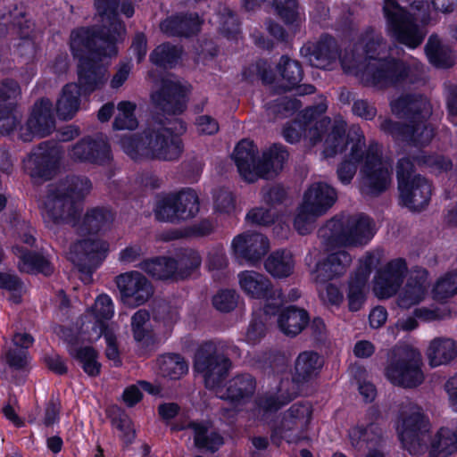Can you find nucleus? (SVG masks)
<instances>
[{
	"label": "nucleus",
	"mask_w": 457,
	"mask_h": 457,
	"mask_svg": "<svg viewBox=\"0 0 457 457\" xmlns=\"http://www.w3.org/2000/svg\"><path fill=\"white\" fill-rule=\"evenodd\" d=\"M79 105L80 87L76 83H69L64 86L56 103L59 118L62 120L72 119L79 111Z\"/></svg>",
	"instance_id": "nucleus-41"
},
{
	"label": "nucleus",
	"mask_w": 457,
	"mask_h": 457,
	"mask_svg": "<svg viewBox=\"0 0 457 457\" xmlns=\"http://www.w3.org/2000/svg\"><path fill=\"white\" fill-rule=\"evenodd\" d=\"M91 188L87 178L76 176L48 185L39 204L46 226L50 228L62 224L75 227L83 210V199Z\"/></svg>",
	"instance_id": "nucleus-5"
},
{
	"label": "nucleus",
	"mask_w": 457,
	"mask_h": 457,
	"mask_svg": "<svg viewBox=\"0 0 457 457\" xmlns=\"http://www.w3.org/2000/svg\"><path fill=\"white\" fill-rule=\"evenodd\" d=\"M158 362L162 375L171 379L180 378L188 370L187 363L178 354L163 355Z\"/></svg>",
	"instance_id": "nucleus-50"
},
{
	"label": "nucleus",
	"mask_w": 457,
	"mask_h": 457,
	"mask_svg": "<svg viewBox=\"0 0 457 457\" xmlns=\"http://www.w3.org/2000/svg\"><path fill=\"white\" fill-rule=\"evenodd\" d=\"M272 4L286 23H293L298 19L296 0H272Z\"/></svg>",
	"instance_id": "nucleus-60"
},
{
	"label": "nucleus",
	"mask_w": 457,
	"mask_h": 457,
	"mask_svg": "<svg viewBox=\"0 0 457 457\" xmlns=\"http://www.w3.org/2000/svg\"><path fill=\"white\" fill-rule=\"evenodd\" d=\"M82 330L78 329L74 332L71 328H62L61 337L67 343V348L70 355L76 359L81 365L83 370L91 377L99 375L101 364L98 361L97 353L91 346L78 347L79 343L89 342L83 340Z\"/></svg>",
	"instance_id": "nucleus-27"
},
{
	"label": "nucleus",
	"mask_w": 457,
	"mask_h": 457,
	"mask_svg": "<svg viewBox=\"0 0 457 457\" xmlns=\"http://www.w3.org/2000/svg\"><path fill=\"white\" fill-rule=\"evenodd\" d=\"M179 220L195 217L199 212V198L193 189H184L174 194Z\"/></svg>",
	"instance_id": "nucleus-48"
},
{
	"label": "nucleus",
	"mask_w": 457,
	"mask_h": 457,
	"mask_svg": "<svg viewBox=\"0 0 457 457\" xmlns=\"http://www.w3.org/2000/svg\"><path fill=\"white\" fill-rule=\"evenodd\" d=\"M411 6L413 13L403 9L395 0H384L383 13L388 34L409 48H416L426 36V31L418 21L422 24L428 22L429 5L421 0H415Z\"/></svg>",
	"instance_id": "nucleus-7"
},
{
	"label": "nucleus",
	"mask_w": 457,
	"mask_h": 457,
	"mask_svg": "<svg viewBox=\"0 0 457 457\" xmlns=\"http://www.w3.org/2000/svg\"><path fill=\"white\" fill-rule=\"evenodd\" d=\"M215 22L219 24L220 31L228 38H235L239 32L237 20L227 7H222Z\"/></svg>",
	"instance_id": "nucleus-56"
},
{
	"label": "nucleus",
	"mask_w": 457,
	"mask_h": 457,
	"mask_svg": "<svg viewBox=\"0 0 457 457\" xmlns=\"http://www.w3.org/2000/svg\"><path fill=\"white\" fill-rule=\"evenodd\" d=\"M429 62L438 68H448L453 65L455 55L452 49L443 45L438 37H430L425 47Z\"/></svg>",
	"instance_id": "nucleus-44"
},
{
	"label": "nucleus",
	"mask_w": 457,
	"mask_h": 457,
	"mask_svg": "<svg viewBox=\"0 0 457 457\" xmlns=\"http://www.w3.org/2000/svg\"><path fill=\"white\" fill-rule=\"evenodd\" d=\"M214 209L220 213H230L235 209V198L227 189H220L214 193Z\"/></svg>",
	"instance_id": "nucleus-63"
},
{
	"label": "nucleus",
	"mask_w": 457,
	"mask_h": 457,
	"mask_svg": "<svg viewBox=\"0 0 457 457\" xmlns=\"http://www.w3.org/2000/svg\"><path fill=\"white\" fill-rule=\"evenodd\" d=\"M201 20L197 14L172 16L163 21L161 30L168 36H190L200 29Z\"/></svg>",
	"instance_id": "nucleus-40"
},
{
	"label": "nucleus",
	"mask_w": 457,
	"mask_h": 457,
	"mask_svg": "<svg viewBox=\"0 0 457 457\" xmlns=\"http://www.w3.org/2000/svg\"><path fill=\"white\" fill-rule=\"evenodd\" d=\"M21 114L17 107L6 105L0 107V134L8 135L21 123Z\"/></svg>",
	"instance_id": "nucleus-57"
},
{
	"label": "nucleus",
	"mask_w": 457,
	"mask_h": 457,
	"mask_svg": "<svg viewBox=\"0 0 457 457\" xmlns=\"http://www.w3.org/2000/svg\"><path fill=\"white\" fill-rule=\"evenodd\" d=\"M457 294V272H448L441 276L432 288L436 301L444 302Z\"/></svg>",
	"instance_id": "nucleus-52"
},
{
	"label": "nucleus",
	"mask_w": 457,
	"mask_h": 457,
	"mask_svg": "<svg viewBox=\"0 0 457 457\" xmlns=\"http://www.w3.org/2000/svg\"><path fill=\"white\" fill-rule=\"evenodd\" d=\"M2 357L11 368L16 370L24 368L29 362L27 352L12 345Z\"/></svg>",
	"instance_id": "nucleus-64"
},
{
	"label": "nucleus",
	"mask_w": 457,
	"mask_h": 457,
	"mask_svg": "<svg viewBox=\"0 0 457 457\" xmlns=\"http://www.w3.org/2000/svg\"><path fill=\"white\" fill-rule=\"evenodd\" d=\"M185 131L186 126L177 118L168 124L154 120L140 135L124 136L119 143L124 153L135 161H172L178 159L182 153L179 136Z\"/></svg>",
	"instance_id": "nucleus-4"
},
{
	"label": "nucleus",
	"mask_w": 457,
	"mask_h": 457,
	"mask_svg": "<svg viewBox=\"0 0 457 457\" xmlns=\"http://www.w3.org/2000/svg\"><path fill=\"white\" fill-rule=\"evenodd\" d=\"M21 95L20 85L13 79H6L0 82V107H17V100Z\"/></svg>",
	"instance_id": "nucleus-58"
},
{
	"label": "nucleus",
	"mask_w": 457,
	"mask_h": 457,
	"mask_svg": "<svg viewBox=\"0 0 457 457\" xmlns=\"http://www.w3.org/2000/svg\"><path fill=\"white\" fill-rule=\"evenodd\" d=\"M62 156V150L55 145L41 143L23 161L24 169L31 179L47 180L55 174Z\"/></svg>",
	"instance_id": "nucleus-18"
},
{
	"label": "nucleus",
	"mask_w": 457,
	"mask_h": 457,
	"mask_svg": "<svg viewBox=\"0 0 457 457\" xmlns=\"http://www.w3.org/2000/svg\"><path fill=\"white\" fill-rule=\"evenodd\" d=\"M154 214L156 219L161 221H179L174 194L168 195L158 199L154 209Z\"/></svg>",
	"instance_id": "nucleus-54"
},
{
	"label": "nucleus",
	"mask_w": 457,
	"mask_h": 457,
	"mask_svg": "<svg viewBox=\"0 0 457 457\" xmlns=\"http://www.w3.org/2000/svg\"><path fill=\"white\" fill-rule=\"evenodd\" d=\"M256 389V381L250 374H241L228 383L226 389L218 393L221 399L239 402L251 397Z\"/></svg>",
	"instance_id": "nucleus-37"
},
{
	"label": "nucleus",
	"mask_w": 457,
	"mask_h": 457,
	"mask_svg": "<svg viewBox=\"0 0 457 457\" xmlns=\"http://www.w3.org/2000/svg\"><path fill=\"white\" fill-rule=\"evenodd\" d=\"M239 295L235 290H221L212 298L215 309L222 312H228L237 305Z\"/></svg>",
	"instance_id": "nucleus-59"
},
{
	"label": "nucleus",
	"mask_w": 457,
	"mask_h": 457,
	"mask_svg": "<svg viewBox=\"0 0 457 457\" xmlns=\"http://www.w3.org/2000/svg\"><path fill=\"white\" fill-rule=\"evenodd\" d=\"M425 353L430 367L448 365L457 358V342L450 337H435Z\"/></svg>",
	"instance_id": "nucleus-34"
},
{
	"label": "nucleus",
	"mask_w": 457,
	"mask_h": 457,
	"mask_svg": "<svg viewBox=\"0 0 457 457\" xmlns=\"http://www.w3.org/2000/svg\"><path fill=\"white\" fill-rule=\"evenodd\" d=\"M413 314L420 320L429 322L450 318L451 310L446 306L436 307L433 309L421 307L415 309Z\"/></svg>",
	"instance_id": "nucleus-61"
},
{
	"label": "nucleus",
	"mask_w": 457,
	"mask_h": 457,
	"mask_svg": "<svg viewBox=\"0 0 457 457\" xmlns=\"http://www.w3.org/2000/svg\"><path fill=\"white\" fill-rule=\"evenodd\" d=\"M327 108V104L323 102L315 107L307 108L303 114L307 120L303 122L295 120L284 128L283 137L286 141L291 144L297 143L303 136L309 146L315 145L320 140L325 129L330 123V120L322 118L315 123H313V120L318 115L324 113Z\"/></svg>",
	"instance_id": "nucleus-17"
},
{
	"label": "nucleus",
	"mask_w": 457,
	"mask_h": 457,
	"mask_svg": "<svg viewBox=\"0 0 457 457\" xmlns=\"http://www.w3.org/2000/svg\"><path fill=\"white\" fill-rule=\"evenodd\" d=\"M140 269L157 279L184 278L186 272L178 271L177 262L169 257H156L142 262Z\"/></svg>",
	"instance_id": "nucleus-35"
},
{
	"label": "nucleus",
	"mask_w": 457,
	"mask_h": 457,
	"mask_svg": "<svg viewBox=\"0 0 457 457\" xmlns=\"http://www.w3.org/2000/svg\"><path fill=\"white\" fill-rule=\"evenodd\" d=\"M69 157L75 162L104 165L112 156L107 139L104 136L86 137L69 150Z\"/></svg>",
	"instance_id": "nucleus-24"
},
{
	"label": "nucleus",
	"mask_w": 457,
	"mask_h": 457,
	"mask_svg": "<svg viewBox=\"0 0 457 457\" xmlns=\"http://www.w3.org/2000/svg\"><path fill=\"white\" fill-rule=\"evenodd\" d=\"M78 224L81 232H97L107 228L113 220V214L107 209L94 208L87 212L83 217L81 223Z\"/></svg>",
	"instance_id": "nucleus-46"
},
{
	"label": "nucleus",
	"mask_w": 457,
	"mask_h": 457,
	"mask_svg": "<svg viewBox=\"0 0 457 457\" xmlns=\"http://www.w3.org/2000/svg\"><path fill=\"white\" fill-rule=\"evenodd\" d=\"M238 284L241 290L249 297L263 301V312L275 314L284 300L279 289L274 288L270 280L263 274L253 270L238 273Z\"/></svg>",
	"instance_id": "nucleus-15"
},
{
	"label": "nucleus",
	"mask_w": 457,
	"mask_h": 457,
	"mask_svg": "<svg viewBox=\"0 0 457 457\" xmlns=\"http://www.w3.org/2000/svg\"><path fill=\"white\" fill-rule=\"evenodd\" d=\"M115 282L121 302L130 308L145 304L154 294L151 282L138 271L120 274L116 278Z\"/></svg>",
	"instance_id": "nucleus-21"
},
{
	"label": "nucleus",
	"mask_w": 457,
	"mask_h": 457,
	"mask_svg": "<svg viewBox=\"0 0 457 457\" xmlns=\"http://www.w3.org/2000/svg\"><path fill=\"white\" fill-rule=\"evenodd\" d=\"M349 439L354 448L367 447L368 451L363 457H386L381 449L382 429L377 424L371 423L366 428L357 426L351 428Z\"/></svg>",
	"instance_id": "nucleus-30"
},
{
	"label": "nucleus",
	"mask_w": 457,
	"mask_h": 457,
	"mask_svg": "<svg viewBox=\"0 0 457 457\" xmlns=\"http://www.w3.org/2000/svg\"><path fill=\"white\" fill-rule=\"evenodd\" d=\"M258 149L249 140L240 141L233 153V159L240 176L248 182L260 178H270L279 172L288 158L286 148L274 144L263 152L262 159H257Z\"/></svg>",
	"instance_id": "nucleus-9"
},
{
	"label": "nucleus",
	"mask_w": 457,
	"mask_h": 457,
	"mask_svg": "<svg viewBox=\"0 0 457 457\" xmlns=\"http://www.w3.org/2000/svg\"><path fill=\"white\" fill-rule=\"evenodd\" d=\"M457 452V428L441 427L429 444L428 457H448Z\"/></svg>",
	"instance_id": "nucleus-38"
},
{
	"label": "nucleus",
	"mask_w": 457,
	"mask_h": 457,
	"mask_svg": "<svg viewBox=\"0 0 457 457\" xmlns=\"http://www.w3.org/2000/svg\"><path fill=\"white\" fill-rule=\"evenodd\" d=\"M295 262L291 253L278 251L270 254L265 262L266 270L275 278H287L292 274Z\"/></svg>",
	"instance_id": "nucleus-45"
},
{
	"label": "nucleus",
	"mask_w": 457,
	"mask_h": 457,
	"mask_svg": "<svg viewBox=\"0 0 457 457\" xmlns=\"http://www.w3.org/2000/svg\"><path fill=\"white\" fill-rule=\"evenodd\" d=\"M188 91L187 87L174 78H166L162 81L159 90L151 96L154 104L168 114H177L185 109V96Z\"/></svg>",
	"instance_id": "nucleus-26"
},
{
	"label": "nucleus",
	"mask_w": 457,
	"mask_h": 457,
	"mask_svg": "<svg viewBox=\"0 0 457 457\" xmlns=\"http://www.w3.org/2000/svg\"><path fill=\"white\" fill-rule=\"evenodd\" d=\"M391 109L395 115L407 117L410 124L403 126L391 120H385L380 124V129L385 133L416 146H424L430 143L434 129L427 124V119L431 114V106L426 97L402 96L391 102Z\"/></svg>",
	"instance_id": "nucleus-6"
},
{
	"label": "nucleus",
	"mask_w": 457,
	"mask_h": 457,
	"mask_svg": "<svg viewBox=\"0 0 457 457\" xmlns=\"http://www.w3.org/2000/svg\"><path fill=\"white\" fill-rule=\"evenodd\" d=\"M351 262L352 257L346 251L331 253L323 262L316 264L312 270V279L316 284H324L337 278L346 272Z\"/></svg>",
	"instance_id": "nucleus-31"
},
{
	"label": "nucleus",
	"mask_w": 457,
	"mask_h": 457,
	"mask_svg": "<svg viewBox=\"0 0 457 457\" xmlns=\"http://www.w3.org/2000/svg\"><path fill=\"white\" fill-rule=\"evenodd\" d=\"M114 315V304L112 298L103 294L97 296L94 306L87 311L81 320L79 329L82 330V339L96 341L103 336V330L109 328L104 321L111 320Z\"/></svg>",
	"instance_id": "nucleus-23"
},
{
	"label": "nucleus",
	"mask_w": 457,
	"mask_h": 457,
	"mask_svg": "<svg viewBox=\"0 0 457 457\" xmlns=\"http://www.w3.org/2000/svg\"><path fill=\"white\" fill-rule=\"evenodd\" d=\"M118 114L113 122V129L117 130H132L137 127V120L134 115L136 104L129 101H122L117 106Z\"/></svg>",
	"instance_id": "nucleus-53"
},
{
	"label": "nucleus",
	"mask_w": 457,
	"mask_h": 457,
	"mask_svg": "<svg viewBox=\"0 0 457 457\" xmlns=\"http://www.w3.org/2000/svg\"><path fill=\"white\" fill-rule=\"evenodd\" d=\"M273 314H265L263 309L253 311V318L249 324L245 333V341L249 345L258 344L265 336L267 331L266 323Z\"/></svg>",
	"instance_id": "nucleus-51"
},
{
	"label": "nucleus",
	"mask_w": 457,
	"mask_h": 457,
	"mask_svg": "<svg viewBox=\"0 0 457 457\" xmlns=\"http://www.w3.org/2000/svg\"><path fill=\"white\" fill-rule=\"evenodd\" d=\"M308 322V313L304 310L295 307L284 309L278 317L279 330L288 337H295L301 333Z\"/></svg>",
	"instance_id": "nucleus-39"
},
{
	"label": "nucleus",
	"mask_w": 457,
	"mask_h": 457,
	"mask_svg": "<svg viewBox=\"0 0 457 457\" xmlns=\"http://www.w3.org/2000/svg\"><path fill=\"white\" fill-rule=\"evenodd\" d=\"M428 287V274L424 269L411 271L407 284L398 298V305L409 309L424 300Z\"/></svg>",
	"instance_id": "nucleus-33"
},
{
	"label": "nucleus",
	"mask_w": 457,
	"mask_h": 457,
	"mask_svg": "<svg viewBox=\"0 0 457 457\" xmlns=\"http://www.w3.org/2000/svg\"><path fill=\"white\" fill-rule=\"evenodd\" d=\"M155 326L152 324L150 314L145 310H138L131 317V330L134 339L142 346L154 342Z\"/></svg>",
	"instance_id": "nucleus-42"
},
{
	"label": "nucleus",
	"mask_w": 457,
	"mask_h": 457,
	"mask_svg": "<svg viewBox=\"0 0 457 457\" xmlns=\"http://www.w3.org/2000/svg\"><path fill=\"white\" fill-rule=\"evenodd\" d=\"M312 416V406L311 403H295L284 414L280 425L275 432L289 443L304 440L308 437L307 431Z\"/></svg>",
	"instance_id": "nucleus-20"
},
{
	"label": "nucleus",
	"mask_w": 457,
	"mask_h": 457,
	"mask_svg": "<svg viewBox=\"0 0 457 457\" xmlns=\"http://www.w3.org/2000/svg\"><path fill=\"white\" fill-rule=\"evenodd\" d=\"M395 426L403 447L410 454L419 455L428 448L431 424L418 404L411 402L402 403Z\"/></svg>",
	"instance_id": "nucleus-10"
},
{
	"label": "nucleus",
	"mask_w": 457,
	"mask_h": 457,
	"mask_svg": "<svg viewBox=\"0 0 457 457\" xmlns=\"http://www.w3.org/2000/svg\"><path fill=\"white\" fill-rule=\"evenodd\" d=\"M191 428L194 432L196 447L214 452L223 445L222 436L218 434L209 422H190L187 426L174 427V429Z\"/></svg>",
	"instance_id": "nucleus-36"
},
{
	"label": "nucleus",
	"mask_w": 457,
	"mask_h": 457,
	"mask_svg": "<svg viewBox=\"0 0 457 457\" xmlns=\"http://www.w3.org/2000/svg\"><path fill=\"white\" fill-rule=\"evenodd\" d=\"M336 190L325 182H315L305 190L296 210L294 227L301 235L309 234L317 219L324 215L337 202Z\"/></svg>",
	"instance_id": "nucleus-11"
},
{
	"label": "nucleus",
	"mask_w": 457,
	"mask_h": 457,
	"mask_svg": "<svg viewBox=\"0 0 457 457\" xmlns=\"http://www.w3.org/2000/svg\"><path fill=\"white\" fill-rule=\"evenodd\" d=\"M101 26L93 29L81 28L71 35V48L79 58L78 78L85 93L101 89L109 79L108 63L104 58H111L118 53L117 43L125 37L126 29L117 17L118 0H95Z\"/></svg>",
	"instance_id": "nucleus-1"
},
{
	"label": "nucleus",
	"mask_w": 457,
	"mask_h": 457,
	"mask_svg": "<svg viewBox=\"0 0 457 457\" xmlns=\"http://www.w3.org/2000/svg\"><path fill=\"white\" fill-rule=\"evenodd\" d=\"M413 167L414 163L408 158L399 160L396 166L398 189L403 205L411 211H420L429 202L431 185L420 175L411 177Z\"/></svg>",
	"instance_id": "nucleus-13"
},
{
	"label": "nucleus",
	"mask_w": 457,
	"mask_h": 457,
	"mask_svg": "<svg viewBox=\"0 0 457 457\" xmlns=\"http://www.w3.org/2000/svg\"><path fill=\"white\" fill-rule=\"evenodd\" d=\"M290 385L293 386V382H289L288 380L282 381L276 395H267L262 398L259 403V411H262L264 413L276 411L290 402L296 395L295 390L289 392L288 386Z\"/></svg>",
	"instance_id": "nucleus-49"
},
{
	"label": "nucleus",
	"mask_w": 457,
	"mask_h": 457,
	"mask_svg": "<svg viewBox=\"0 0 457 457\" xmlns=\"http://www.w3.org/2000/svg\"><path fill=\"white\" fill-rule=\"evenodd\" d=\"M422 366V356L418 349L410 346L396 348L386 361L384 375L394 386L415 388L425 380Z\"/></svg>",
	"instance_id": "nucleus-12"
},
{
	"label": "nucleus",
	"mask_w": 457,
	"mask_h": 457,
	"mask_svg": "<svg viewBox=\"0 0 457 457\" xmlns=\"http://www.w3.org/2000/svg\"><path fill=\"white\" fill-rule=\"evenodd\" d=\"M55 129L53 104L47 98L37 101L24 126L19 130V137L24 142H31L35 137H45Z\"/></svg>",
	"instance_id": "nucleus-19"
},
{
	"label": "nucleus",
	"mask_w": 457,
	"mask_h": 457,
	"mask_svg": "<svg viewBox=\"0 0 457 457\" xmlns=\"http://www.w3.org/2000/svg\"><path fill=\"white\" fill-rule=\"evenodd\" d=\"M346 123L343 120H336L324 142L323 155L334 157L350 146L347 158L339 165L337 176L343 184H348L361 163L360 170L361 192L366 195H378L386 191L392 182V162L382 158L378 144H370L367 150L365 137L361 129L353 125L345 136Z\"/></svg>",
	"instance_id": "nucleus-2"
},
{
	"label": "nucleus",
	"mask_w": 457,
	"mask_h": 457,
	"mask_svg": "<svg viewBox=\"0 0 457 457\" xmlns=\"http://www.w3.org/2000/svg\"><path fill=\"white\" fill-rule=\"evenodd\" d=\"M382 258L380 251L367 253L359 262L354 275L349 282L348 304L352 312L359 311L364 302L365 289L370 274Z\"/></svg>",
	"instance_id": "nucleus-25"
},
{
	"label": "nucleus",
	"mask_w": 457,
	"mask_h": 457,
	"mask_svg": "<svg viewBox=\"0 0 457 457\" xmlns=\"http://www.w3.org/2000/svg\"><path fill=\"white\" fill-rule=\"evenodd\" d=\"M269 240L260 233L245 232L234 237L231 243L233 253L250 262L260 261L268 252Z\"/></svg>",
	"instance_id": "nucleus-29"
},
{
	"label": "nucleus",
	"mask_w": 457,
	"mask_h": 457,
	"mask_svg": "<svg viewBox=\"0 0 457 457\" xmlns=\"http://www.w3.org/2000/svg\"><path fill=\"white\" fill-rule=\"evenodd\" d=\"M407 270V263L403 258L391 260L379 268L372 282L375 295L380 299L395 295L403 283Z\"/></svg>",
	"instance_id": "nucleus-22"
},
{
	"label": "nucleus",
	"mask_w": 457,
	"mask_h": 457,
	"mask_svg": "<svg viewBox=\"0 0 457 457\" xmlns=\"http://www.w3.org/2000/svg\"><path fill=\"white\" fill-rule=\"evenodd\" d=\"M108 251V242L90 237L75 242L70 248L68 258L84 275L82 279L89 282L92 273L104 261Z\"/></svg>",
	"instance_id": "nucleus-16"
},
{
	"label": "nucleus",
	"mask_w": 457,
	"mask_h": 457,
	"mask_svg": "<svg viewBox=\"0 0 457 457\" xmlns=\"http://www.w3.org/2000/svg\"><path fill=\"white\" fill-rule=\"evenodd\" d=\"M301 54L307 58L312 66L329 69L336 62L337 45L331 37L324 36L315 44L303 46Z\"/></svg>",
	"instance_id": "nucleus-32"
},
{
	"label": "nucleus",
	"mask_w": 457,
	"mask_h": 457,
	"mask_svg": "<svg viewBox=\"0 0 457 457\" xmlns=\"http://www.w3.org/2000/svg\"><path fill=\"white\" fill-rule=\"evenodd\" d=\"M321 366L320 356L316 353L310 351L301 353L295 360L294 380L301 383L314 378Z\"/></svg>",
	"instance_id": "nucleus-43"
},
{
	"label": "nucleus",
	"mask_w": 457,
	"mask_h": 457,
	"mask_svg": "<svg viewBox=\"0 0 457 457\" xmlns=\"http://www.w3.org/2000/svg\"><path fill=\"white\" fill-rule=\"evenodd\" d=\"M275 219V212L271 207H255L246 214V220L257 225L267 226L271 224Z\"/></svg>",
	"instance_id": "nucleus-62"
},
{
	"label": "nucleus",
	"mask_w": 457,
	"mask_h": 457,
	"mask_svg": "<svg viewBox=\"0 0 457 457\" xmlns=\"http://www.w3.org/2000/svg\"><path fill=\"white\" fill-rule=\"evenodd\" d=\"M230 367L228 358L216 354V346L212 342L201 345L195 353V370L204 377L206 387L214 390L217 395L224 389L221 385Z\"/></svg>",
	"instance_id": "nucleus-14"
},
{
	"label": "nucleus",
	"mask_w": 457,
	"mask_h": 457,
	"mask_svg": "<svg viewBox=\"0 0 457 457\" xmlns=\"http://www.w3.org/2000/svg\"><path fill=\"white\" fill-rule=\"evenodd\" d=\"M35 242L32 229L22 225V233L18 236L17 243L13 246V253L18 257V266L21 271L27 273L41 272L48 275L52 272L49 262L43 256L33 253L23 247L20 246V243H24L31 246Z\"/></svg>",
	"instance_id": "nucleus-28"
},
{
	"label": "nucleus",
	"mask_w": 457,
	"mask_h": 457,
	"mask_svg": "<svg viewBox=\"0 0 457 457\" xmlns=\"http://www.w3.org/2000/svg\"><path fill=\"white\" fill-rule=\"evenodd\" d=\"M365 57L345 52L341 57L345 72L358 77L362 83L378 88L397 86L404 82L408 71L404 64L386 55V43L379 35H367L360 44Z\"/></svg>",
	"instance_id": "nucleus-3"
},
{
	"label": "nucleus",
	"mask_w": 457,
	"mask_h": 457,
	"mask_svg": "<svg viewBox=\"0 0 457 457\" xmlns=\"http://www.w3.org/2000/svg\"><path fill=\"white\" fill-rule=\"evenodd\" d=\"M318 233L328 248L358 247L373 238L376 228L374 221L364 214L342 213L328 220Z\"/></svg>",
	"instance_id": "nucleus-8"
},
{
	"label": "nucleus",
	"mask_w": 457,
	"mask_h": 457,
	"mask_svg": "<svg viewBox=\"0 0 457 457\" xmlns=\"http://www.w3.org/2000/svg\"><path fill=\"white\" fill-rule=\"evenodd\" d=\"M277 71L281 77V87L284 90H291L303 79V71L299 62L287 56L280 58Z\"/></svg>",
	"instance_id": "nucleus-47"
},
{
	"label": "nucleus",
	"mask_w": 457,
	"mask_h": 457,
	"mask_svg": "<svg viewBox=\"0 0 457 457\" xmlns=\"http://www.w3.org/2000/svg\"><path fill=\"white\" fill-rule=\"evenodd\" d=\"M180 49L170 46L169 44H163L157 46L150 55V60L153 63L162 66L171 67L177 62L180 57Z\"/></svg>",
	"instance_id": "nucleus-55"
}]
</instances>
